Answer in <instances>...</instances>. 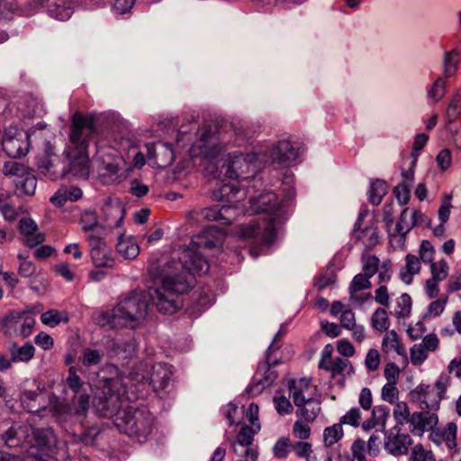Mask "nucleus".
<instances>
[{
  "label": "nucleus",
  "mask_w": 461,
  "mask_h": 461,
  "mask_svg": "<svg viewBox=\"0 0 461 461\" xmlns=\"http://www.w3.org/2000/svg\"><path fill=\"white\" fill-rule=\"evenodd\" d=\"M223 234L217 228H206L203 236L197 237L187 248L181 250L179 262L167 263L160 273V286L150 289L149 297L159 312L174 313L180 307L179 294L185 292L188 287V275L206 273L208 264L200 249H212L221 247Z\"/></svg>",
  "instance_id": "nucleus-1"
},
{
  "label": "nucleus",
  "mask_w": 461,
  "mask_h": 461,
  "mask_svg": "<svg viewBox=\"0 0 461 461\" xmlns=\"http://www.w3.org/2000/svg\"><path fill=\"white\" fill-rule=\"evenodd\" d=\"M97 131L96 116L76 112L71 117L70 145L67 154L70 172L80 178H86L90 172L88 147Z\"/></svg>",
  "instance_id": "nucleus-2"
},
{
  "label": "nucleus",
  "mask_w": 461,
  "mask_h": 461,
  "mask_svg": "<svg viewBox=\"0 0 461 461\" xmlns=\"http://www.w3.org/2000/svg\"><path fill=\"white\" fill-rule=\"evenodd\" d=\"M249 204L251 212L266 216L242 225L240 236L259 245H270L276 238L275 222L283 212V201H280L276 194L265 192L250 198Z\"/></svg>",
  "instance_id": "nucleus-3"
},
{
  "label": "nucleus",
  "mask_w": 461,
  "mask_h": 461,
  "mask_svg": "<svg viewBox=\"0 0 461 461\" xmlns=\"http://www.w3.org/2000/svg\"><path fill=\"white\" fill-rule=\"evenodd\" d=\"M224 147H213L205 152L207 157L216 159L215 177L242 178L253 177L266 162V155L261 153H248L246 155L233 151L227 154Z\"/></svg>",
  "instance_id": "nucleus-4"
},
{
  "label": "nucleus",
  "mask_w": 461,
  "mask_h": 461,
  "mask_svg": "<svg viewBox=\"0 0 461 461\" xmlns=\"http://www.w3.org/2000/svg\"><path fill=\"white\" fill-rule=\"evenodd\" d=\"M146 295L134 292L122 299L112 310L103 311L95 316L101 327L109 329L138 327L148 313Z\"/></svg>",
  "instance_id": "nucleus-5"
},
{
  "label": "nucleus",
  "mask_w": 461,
  "mask_h": 461,
  "mask_svg": "<svg viewBox=\"0 0 461 461\" xmlns=\"http://www.w3.org/2000/svg\"><path fill=\"white\" fill-rule=\"evenodd\" d=\"M289 397L297 407L295 415L308 421H314L320 414L321 401L318 398V387L310 377L289 379L286 384Z\"/></svg>",
  "instance_id": "nucleus-6"
},
{
  "label": "nucleus",
  "mask_w": 461,
  "mask_h": 461,
  "mask_svg": "<svg viewBox=\"0 0 461 461\" xmlns=\"http://www.w3.org/2000/svg\"><path fill=\"white\" fill-rule=\"evenodd\" d=\"M451 377L441 373L433 384H420L409 393L410 402L420 410L437 411L440 402L447 398V391L451 385Z\"/></svg>",
  "instance_id": "nucleus-7"
},
{
  "label": "nucleus",
  "mask_w": 461,
  "mask_h": 461,
  "mask_svg": "<svg viewBox=\"0 0 461 461\" xmlns=\"http://www.w3.org/2000/svg\"><path fill=\"white\" fill-rule=\"evenodd\" d=\"M153 416L145 409L129 407L123 412L122 423L118 426L130 437L139 440L145 438L151 431Z\"/></svg>",
  "instance_id": "nucleus-8"
},
{
  "label": "nucleus",
  "mask_w": 461,
  "mask_h": 461,
  "mask_svg": "<svg viewBox=\"0 0 461 461\" xmlns=\"http://www.w3.org/2000/svg\"><path fill=\"white\" fill-rule=\"evenodd\" d=\"M118 380L107 381L102 391V395L95 401L94 405L100 416L112 417L118 413L122 406L123 399L119 388Z\"/></svg>",
  "instance_id": "nucleus-9"
},
{
  "label": "nucleus",
  "mask_w": 461,
  "mask_h": 461,
  "mask_svg": "<svg viewBox=\"0 0 461 461\" xmlns=\"http://www.w3.org/2000/svg\"><path fill=\"white\" fill-rule=\"evenodd\" d=\"M94 230L95 233L86 235L93 264L100 269L112 268L114 266V258L111 248L104 240V231L98 227Z\"/></svg>",
  "instance_id": "nucleus-10"
},
{
  "label": "nucleus",
  "mask_w": 461,
  "mask_h": 461,
  "mask_svg": "<svg viewBox=\"0 0 461 461\" xmlns=\"http://www.w3.org/2000/svg\"><path fill=\"white\" fill-rule=\"evenodd\" d=\"M4 438L8 447H15L23 443H27L32 447H41L45 446L49 441L44 431L29 425L19 426L18 428L11 427L5 432Z\"/></svg>",
  "instance_id": "nucleus-11"
},
{
  "label": "nucleus",
  "mask_w": 461,
  "mask_h": 461,
  "mask_svg": "<svg viewBox=\"0 0 461 461\" xmlns=\"http://www.w3.org/2000/svg\"><path fill=\"white\" fill-rule=\"evenodd\" d=\"M2 145L9 157L21 158L29 150V135L22 129L10 126L5 131Z\"/></svg>",
  "instance_id": "nucleus-12"
},
{
  "label": "nucleus",
  "mask_w": 461,
  "mask_h": 461,
  "mask_svg": "<svg viewBox=\"0 0 461 461\" xmlns=\"http://www.w3.org/2000/svg\"><path fill=\"white\" fill-rule=\"evenodd\" d=\"M438 422L436 411L429 410L416 411L411 413L409 424L410 431L415 436H422L425 432H432Z\"/></svg>",
  "instance_id": "nucleus-13"
},
{
  "label": "nucleus",
  "mask_w": 461,
  "mask_h": 461,
  "mask_svg": "<svg viewBox=\"0 0 461 461\" xmlns=\"http://www.w3.org/2000/svg\"><path fill=\"white\" fill-rule=\"evenodd\" d=\"M299 151L288 140H281L273 148L270 158L274 163L289 167L296 160Z\"/></svg>",
  "instance_id": "nucleus-14"
},
{
  "label": "nucleus",
  "mask_w": 461,
  "mask_h": 461,
  "mask_svg": "<svg viewBox=\"0 0 461 461\" xmlns=\"http://www.w3.org/2000/svg\"><path fill=\"white\" fill-rule=\"evenodd\" d=\"M18 228L23 236V243L30 248L36 247L45 240V235L40 231L37 223L32 218H22Z\"/></svg>",
  "instance_id": "nucleus-15"
},
{
  "label": "nucleus",
  "mask_w": 461,
  "mask_h": 461,
  "mask_svg": "<svg viewBox=\"0 0 461 461\" xmlns=\"http://www.w3.org/2000/svg\"><path fill=\"white\" fill-rule=\"evenodd\" d=\"M370 278V276L363 273H359L354 276L348 288L350 301L363 303L371 298L370 293H363V291L371 288L372 284Z\"/></svg>",
  "instance_id": "nucleus-16"
},
{
  "label": "nucleus",
  "mask_w": 461,
  "mask_h": 461,
  "mask_svg": "<svg viewBox=\"0 0 461 461\" xmlns=\"http://www.w3.org/2000/svg\"><path fill=\"white\" fill-rule=\"evenodd\" d=\"M172 376V371L169 366L162 363H158L152 366V372L149 377L142 375L141 379L138 381L149 383L153 388L163 390L167 385Z\"/></svg>",
  "instance_id": "nucleus-17"
},
{
  "label": "nucleus",
  "mask_w": 461,
  "mask_h": 461,
  "mask_svg": "<svg viewBox=\"0 0 461 461\" xmlns=\"http://www.w3.org/2000/svg\"><path fill=\"white\" fill-rule=\"evenodd\" d=\"M212 197L214 201L226 202L230 203L229 206L233 211L236 203L245 197V192L240 190L235 184H224L218 189H215Z\"/></svg>",
  "instance_id": "nucleus-18"
},
{
  "label": "nucleus",
  "mask_w": 461,
  "mask_h": 461,
  "mask_svg": "<svg viewBox=\"0 0 461 461\" xmlns=\"http://www.w3.org/2000/svg\"><path fill=\"white\" fill-rule=\"evenodd\" d=\"M330 314L332 317L339 318V325L346 330L357 324L355 312L340 301L332 302L330 308Z\"/></svg>",
  "instance_id": "nucleus-19"
},
{
  "label": "nucleus",
  "mask_w": 461,
  "mask_h": 461,
  "mask_svg": "<svg viewBox=\"0 0 461 461\" xmlns=\"http://www.w3.org/2000/svg\"><path fill=\"white\" fill-rule=\"evenodd\" d=\"M457 425L455 422H449L441 429H436L430 433V438L433 442L440 445L445 442L449 449L456 447Z\"/></svg>",
  "instance_id": "nucleus-20"
},
{
  "label": "nucleus",
  "mask_w": 461,
  "mask_h": 461,
  "mask_svg": "<svg viewBox=\"0 0 461 461\" xmlns=\"http://www.w3.org/2000/svg\"><path fill=\"white\" fill-rule=\"evenodd\" d=\"M117 253L124 259H133L140 253V247L132 236L121 234L116 244Z\"/></svg>",
  "instance_id": "nucleus-21"
},
{
  "label": "nucleus",
  "mask_w": 461,
  "mask_h": 461,
  "mask_svg": "<svg viewBox=\"0 0 461 461\" xmlns=\"http://www.w3.org/2000/svg\"><path fill=\"white\" fill-rule=\"evenodd\" d=\"M381 349L384 354L395 352L399 356L406 357L404 345L402 342L400 336L393 330H388L384 334L381 344Z\"/></svg>",
  "instance_id": "nucleus-22"
},
{
  "label": "nucleus",
  "mask_w": 461,
  "mask_h": 461,
  "mask_svg": "<svg viewBox=\"0 0 461 461\" xmlns=\"http://www.w3.org/2000/svg\"><path fill=\"white\" fill-rule=\"evenodd\" d=\"M421 269V262L418 256L408 254L405 257V265L399 272L400 279L406 285L411 284L415 275Z\"/></svg>",
  "instance_id": "nucleus-23"
},
{
  "label": "nucleus",
  "mask_w": 461,
  "mask_h": 461,
  "mask_svg": "<svg viewBox=\"0 0 461 461\" xmlns=\"http://www.w3.org/2000/svg\"><path fill=\"white\" fill-rule=\"evenodd\" d=\"M109 348L113 356L124 359L134 354L136 344L133 338L129 336L125 340L122 338H116L109 345Z\"/></svg>",
  "instance_id": "nucleus-24"
},
{
  "label": "nucleus",
  "mask_w": 461,
  "mask_h": 461,
  "mask_svg": "<svg viewBox=\"0 0 461 461\" xmlns=\"http://www.w3.org/2000/svg\"><path fill=\"white\" fill-rule=\"evenodd\" d=\"M202 215L210 221H222L224 224H230L234 219L235 213L230 206H218L204 208L202 211Z\"/></svg>",
  "instance_id": "nucleus-25"
},
{
  "label": "nucleus",
  "mask_w": 461,
  "mask_h": 461,
  "mask_svg": "<svg viewBox=\"0 0 461 461\" xmlns=\"http://www.w3.org/2000/svg\"><path fill=\"white\" fill-rule=\"evenodd\" d=\"M411 438L407 434L390 436L385 443V448L394 456L403 455L407 452Z\"/></svg>",
  "instance_id": "nucleus-26"
},
{
  "label": "nucleus",
  "mask_w": 461,
  "mask_h": 461,
  "mask_svg": "<svg viewBox=\"0 0 461 461\" xmlns=\"http://www.w3.org/2000/svg\"><path fill=\"white\" fill-rule=\"evenodd\" d=\"M259 430H256L255 427L244 425L239 431L236 440L232 444L233 451L235 454H239V449H245L246 447H252L251 444L254 439V436Z\"/></svg>",
  "instance_id": "nucleus-27"
},
{
  "label": "nucleus",
  "mask_w": 461,
  "mask_h": 461,
  "mask_svg": "<svg viewBox=\"0 0 461 461\" xmlns=\"http://www.w3.org/2000/svg\"><path fill=\"white\" fill-rule=\"evenodd\" d=\"M104 212L111 228H119L122 226L125 215V209L120 202L106 204Z\"/></svg>",
  "instance_id": "nucleus-28"
},
{
  "label": "nucleus",
  "mask_w": 461,
  "mask_h": 461,
  "mask_svg": "<svg viewBox=\"0 0 461 461\" xmlns=\"http://www.w3.org/2000/svg\"><path fill=\"white\" fill-rule=\"evenodd\" d=\"M411 297L406 293L402 294L396 298L395 304L391 313L398 320L408 318L411 312Z\"/></svg>",
  "instance_id": "nucleus-29"
},
{
  "label": "nucleus",
  "mask_w": 461,
  "mask_h": 461,
  "mask_svg": "<svg viewBox=\"0 0 461 461\" xmlns=\"http://www.w3.org/2000/svg\"><path fill=\"white\" fill-rule=\"evenodd\" d=\"M69 316L66 311H59L56 309L49 310L41 315V321L50 328H54L61 322L67 323Z\"/></svg>",
  "instance_id": "nucleus-30"
},
{
  "label": "nucleus",
  "mask_w": 461,
  "mask_h": 461,
  "mask_svg": "<svg viewBox=\"0 0 461 461\" xmlns=\"http://www.w3.org/2000/svg\"><path fill=\"white\" fill-rule=\"evenodd\" d=\"M388 416L389 411L386 407L376 406L372 411V417L362 424V428L365 430H369L378 425L384 428Z\"/></svg>",
  "instance_id": "nucleus-31"
},
{
  "label": "nucleus",
  "mask_w": 461,
  "mask_h": 461,
  "mask_svg": "<svg viewBox=\"0 0 461 461\" xmlns=\"http://www.w3.org/2000/svg\"><path fill=\"white\" fill-rule=\"evenodd\" d=\"M90 406V395L88 390L76 393L71 400V407L73 414L84 415L86 413Z\"/></svg>",
  "instance_id": "nucleus-32"
},
{
  "label": "nucleus",
  "mask_w": 461,
  "mask_h": 461,
  "mask_svg": "<svg viewBox=\"0 0 461 461\" xmlns=\"http://www.w3.org/2000/svg\"><path fill=\"white\" fill-rule=\"evenodd\" d=\"M344 436V429L341 423H334L323 430V443L325 447H331L338 443Z\"/></svg>",
  "instance_id": "nucleus-33"
},
{
  "label": "nucleus",
  "mask_w": 461,
  "mask_h": 461,
  "mask_svg": "<svg viewBox=\"0 0 461 461\" xmlns=\"http://www.w3.org/2000/svg\"><path fill=\"white\" fill-rule=\"evenodd\" d=\"M371 325L374 330L379 332L388 331L390 320L387 311L384 308L376 309L371 317Z\"/></svg>",
  "instance_id": "nucleus-34"
},
{
  "label": "nucleus",
  "mask_w": 461,
  "mask_h": 461,
  "mask_svg": "<svg viewBox=\"0 0 461 461\" xmlns=\"http://www.w3.org/2000/svg\"><path fill=\"white\" fill-rule=\"evenodd\" d=\"M393 410V416L397 424L404 425L410 424L411 413L409 405L406 402H397Z\"/></svg>",
  "instance_id": "nucleus-35"
},
{
  "label": "nucleus",
  "mask_w": 461,
  "mask_h": 461,
  "mask_svg": "<svg viewBox=\"0 0 461 461\" xmlns=\"http://www.w3.org/2000/svg\"><path fill=\"white\" fill-rule=\"evenodd\" d=\"M430 277L444 281L449 274V265L445 258H440L429 264Z\"/></svg>",
  "instance_id": "nucleus-36"
},
{
  "label": "nucleus",
  "mask_w": 461,
  "mask_h": 461,
  "mask_svg": "<svg viewBox=\"0 0 461 461\" xmlns=\"http://www.w3.org/2000/svg\"><path fill=\"white\" fill-rule=\"evenodd\" d=\"M460 107H461V90L458 89L452 95L450 102L447 108V117L448 123H452L460 116V114H461Z\"/></svg>",
  "instance_id": "nucleus-37"
},
{
  "label": "nucleus",
  "mask_w": 461,
  "mask_h": 461,
  "mask_svg": "<svg viewBox=\"0 0 461 461\" xmlns=\"http://www.w3.org/2000/svg\"><path fill=\"white\" fill-rule=\"evenodd\" d=\"M361 264L362 273L370 277H373L377 273L381 266L380 259L376 256L368 253L362 256Z\"/></svg>",
  "instance_id": "nucleus-38"
},
{
  "label": "nucleus",
  "mask_w": 461,
  "mask_h": 461,
  "mask_svg": "<svg viewBox=\"0 0 461 461\" xmlns=\"http://www.w3.org/2000/svg\"><path fill=\"white\" fill-rule=\"evenodd\" d=\"M443 65L446 77H450L456 74L458 67V53L456 50L446 52Z\"/></svg>",
  "instance_id": "nucleus-39"
},
{
  "label": "nucleus",
  "mask_w": 461,
  "mask_h": 461,
  "mask_svg": "<svg viewBox=\"0 0 461 461\" xmlns=\"http://www.w3.org/2000/svg\"><path fill=\"white\" fill-rule=\"evenodd\" d=\"M312 422L313 421H308L303 418H299V420H297L293 425V436L300 440H306L309 438L312 431L310 423Z\"/></svg>",
  "instance_id": "nucleus-40"
},
{
  "label": "nucleus",
  "mask_w": 461,
  "mask_h": 461,
  "mask_svg": "<svg viewBox=\"0 0 461 461\" xmlns=\"http://www.w3.org/2000/svg\"><path fill=\"white\" fill-rule=\"evenodd\" d=\"M418 254V258L420 259V262L422 261L424 264H430L435 259L436 249L429 240H423L420 244Z\"/></svg>",
  "instance_id": "nucleus-41"
},
{
  "label": "nucleus",
  "mask_w": 461,
  "mask_h": 461,
  "mask_svg": "<svg viewBox=\"0 0 461 461\" xmlns=\"http://www.w3.org/2000/svg\"><path fill=\"white\" fill-rule=\"evenodd\" d=\"M348 365V361L340 357H335L328 363H323L320 368L324 369L331 374L332 377L341 375Z\"/></svg>",
  "instance_id": "nucleus-42"
},
{
  "label": "nucleus",
  "mask_w": 461,
  "mask_h": 461,
  "mask_svg": "<svg viewBox=\"0 0 461 461\" xmlns=\"http://www.w3.org/2000/svg\"><path fill=\"white\" fill-rule=\"evenodd\" d=\"M428 140L429 136L425 133H419L416 135L412 144V151L408 157H406L408 160H411V167L416 166L419 152L425 147Z\"/></svg>",
  "instance_id": "nucleus-43"
},
{
  "label": "nucleus",
  "mask_w": 461,
  "mask_h": 461,
  "mask_svg": "<svg viewBox=\"0 0 461 461\" xmlns=\"http://www.w3.org/2000/svg\"><path fill=\"white\" fill-rule=\"evenodd\" d=\"M66 383L74 393L86 391L88 386V384H86L81 381V378L77 375V370L74 366L69 367Z\"/></svg>",
  "instance_id": "nucleus-44"
},
{
  "label": "nucleus",
  "mask_w": 461,
  "mask_h": 461,
  "mask_svg": "<svg viewBox=\"0 0 461 461\" xmlns=\"http://www.w3.org/2000/svg\"><path fill=\"white\" fill-rule=\"evenodd\" d=\"M34 352V347L30 343H26L23 347L12 350V361L28 362L33 357Z\"/></svg>",
  "instance_id": "nucleus-45"
},
{
  "label": "nucleus",
  "mask_w": 461,
  "mask_h": 461,
  "mask_svg": "<svg viewBox=\"0 0 461 461\" xmlns=\"http://www.w3.org/2000/svg\"><path fill=\"white\" fill-rule=\"evenodd\" d=\"M370 202L373 204H378L381 203L382 198L387 193V186L385 182L382 180H375L372 183L370 187Z\"/></svg>",
  "instance_id": "nucleus-46"
},
{
  "label": "nucleus",
  "mask_w": 461,
  "mask_h": 461,
  "mask_svg": "<svg viewBox=\"0 0 461 461\" xmlns=\"http://www.w3.org/2000/svg\"><path fill=\"white\" fill-rule=\"evenodd\" d=\"M81 227L82 230L87 234L91 235L92 233H95L94 230L95 228H100L102 230H104L103 226H101L96 220L95 214L93 212H85L81 217Z\"/></svg>",
  "instance_id": "nucleus-47"
},
{
  "label": "nucleus",
  "mask_w": 461,
  "mask_h": 461,
  "mask_svg": "<svg viewBox=\"0 0 461 461\" xmlns=\"http://www.w3.org/2000/svg\"><path fill=\"white\" fill-rule=\"evenodd\" d=\"M291 450L292 443L288 438H279L273 447L274 456L279 459L286 458Z\"/></svg>",
  "instance_id": "nucleus-48"
},
{
  "label": "nucleus",
  "mask_w": 461,
  "mask_h": 461,
  "mask_svg": "<svg viewBox=\"0 0 461 461\" xmlns=\"http://www.w3.org/2000/svg\"><path fill=\"white\" fill-rule=\"evenodd\" d=\"M429 357V353L421 347L420 343L414 344L410 348V360L415 366H421Z\"/></svg>",
  "instance_id": "nucleus-49"
},
{
  "label": "nucleus",
  "mask_w": 461,
  "mask_h": 461,
  "mask_svg": "<svg viewBox=\"0 0 461 461\" xmlns=\"http://www.w3.org/2000/svg\"><path fill=\"white\" fill-rule=\"evenodd\" d=\"M366 443L362 438H357L350 447V461H366Z\"/></svg>",
  "instance_id": "nucleus-50"
},
{
  "label": "nucleus",
  "mask_w": 461,
  "mask_h": 461,
  "mask_svg": "<svg viewBox=\"0 0 461 461\" xmlns=\"http://www.w3.org/2000/svg\"><path fill=\"white\" fill-rule=\"evenodd\" d=\"M37 179L33 175H27L16 182V186L26 195H33L36 190Z\"/></svg>",
  "instance_id": "nucleus-51"
},
{
  "label": "nucleus",
  "mask_w": 461,
  "mask_h": 461,
  "mask_svg": "<svg viewBox=\"0 0 461 461\" xmlns=\"http://www.w3.org/2000/svg\"><path fill=\"white\" fill-rule=\"evenodd\" d=\"M361 420L362 414L360 410L354 407L348 410L343 416H341L339 422L341 423V426L345 424L357 428L360 425Z\"/></svg>",
  "instance_id": "nucleus-52"
},
{
  "label": "nucleus",
  "mask_w": 461,
  "mask_h": 461,
  "mask_svg": "<svg viewBox=\"0 0 461 461\" xmlns=\"http://www.w3.org/2000/svg\"><path fill=\"white\" fill-rule=\"evenodd\" d=\"M446 94V82L443 78H437L428 91V95L434 103L439 102Z\"/></svg>",
  "instance_id": "nucleus-53"
},
{
  "label": "nucleus",
  "mask_w": 461,
  "mask_h": 461,
  "mask_svg": "<svg viewBox=\"0 0 461 461\" xmlns=\"http://www.w3.org/2000/svg\"><path fill=\"white\" fill-rule=\"evenodd\" d=\"M396 385L397 384H385L382 387L381 397L384 402L390 404L399 402L400 392Z\"/></svg>",
  "instance_id": "nucleus-54"
},
{
  "label": "nucleus",
  "mask_w": 461,
  "mask_h": 461,
  "mask_svg": "<svg viewBox=\"0 0 461 461\" xmlns=\"http://www.w3.org/2000/svg\"><path fill=\"white\" fill-rule=\"evenodd\" d=\"M434 454L419 444L413 447L411 454V461H433Z\"/></svg>",
  "instance_id": "nucleus-55"
},
{
  "label": "nucleus",
  "mask_w": 461,
  "mask_h": 461,
  "mask_svg": "<svg viewBox=\"0 0 461 461\" xmlns=\"http://www.w3.org/2000/svg\"><path fill=\"white\" fill-rule=\"evenodd\" d=\"M381 364L380 353L375 348H371L367 351L365 358V366L369 372L378 370Z\"/></svg>",
  "instance_id": "nucleus-56"
},
{
  "label": "nucleus",
  "mask_w": 461,
  "mask_h": 461,
  "mask_svg": "<svg viewBox=\"0 0 461 461\" xmlns=\"http://www.w3.org/2000/svg\"><path fill=\"white\" fill-rule=\"evenodd\" d=\"M19 319L21 321L20 333L23 338H27L32 332L35 320L32 315L26 312L21 313Z\"/></svg>",
  "instance_id": "nucleus-57"
},
{
  "label": "nucleus",
  "mask_w": 461,
  "mask_h": 461,
  "mask_svg": "<svg viewBox=\"0 0 461 461\" xmlns=\"http://www.w3.org/2000/svg\"><path fill=\"white\" fill-rule=\"evenodd\" d=\"M378 284L385 285L388 283L393 275V263L390 259H386L381 263L378 268Z\"/></svg>",
  "instance_id": "nucleus-58"
},
{
  "label": "nucleus",
  "mask_w": 461,
  "mask_h": 461,
  "mask_svg": "<svg viewBox=\"0 0 461 461\" xmlns=\"http://www.w3.org/2000/svg\"><path fill=\"white\" fill-rule=\"evenodd\" d=\"M452 195L445 194L443 196L441 204L438 211V219L442 223H446L450 216L452 203H451Z\"/></svg>",
  "instance_id": "nucleus-59"
},
{
  "label": "nucleus",
  "mask_w": 461,
  "mask_h": 461,
  "mask_svg": "<svg viewBox=\"0 0 461 461\" xmlns=\"http://www.w3.org/2000/svg\"><path fill=\"white\" fill-rule=\"evenodd\" d=\"M401 370L399 366L393 362L387 363L384 369V376L386 379V384H398Z\"/></svg>",
  "instance_id": "nucleus-60"
},
{
  "label": "nucleus",
  "mask_w": 461,
  "mask_h": 461,
  "mask_svg": "<svg viewBox=\"0 0 461 461\" xmlns=\"http://www.w3.org/2000/svg\"><path fill=\"white\" fill-rule=\"evenodd\" d=\"M274 403L276 411L281 415L290 414L293 412L294 407L289 398L284 395L275 396Z\"/></svg>",
  "instance_id": "nucleus-61"
},
{
  "label": "nucleus",
  "mask_w": 461,
  "mask_h": 461,
  "mask_svg": "<svg viewBox=\"0 0 461 461\" xmlns=\"http://www.w3.org/2000/svg\"><path fill=\"white\" fill-rule=\"evenodd\" d=\"M21 210V207H15L9 201L0 206L1 214L9 222H14L17 219Z\"/></svg>",
  "instance_id": "nucleus-62"
},
{
  "label": "nucleus",
  "mask_w": 461,
  "mask_h": 461,
  "mask_svg": "<svg viewBox=\"0 0 461 461\" xmlns=\"http://www.w3.org/2000/svg\"><path fill=\"white\" fill-rule=\"evenodd\" d=\"M341 326L339 324L330 322L326 320L321 321V331L329 338H338L342 334Z\"/></svg>",
  "instance_id": "nucleus-63"
},
{
  "label": "nucleus",
  "mask_w": 461,
  "mask_h": 461,
  "mask_svg": "<svg viewBox=\"0 0 461 461\" xmlns=\"http://www.w3.org/2000/svg\"><path fill=\"white\" fill-rule=\"evenodd\" d=\"M292 450L298 457L307 458L312 453V446L304 440H300L292 444Z\"/></svg>",
  "instance_id": "nucleus-64"
}]
</instances>
